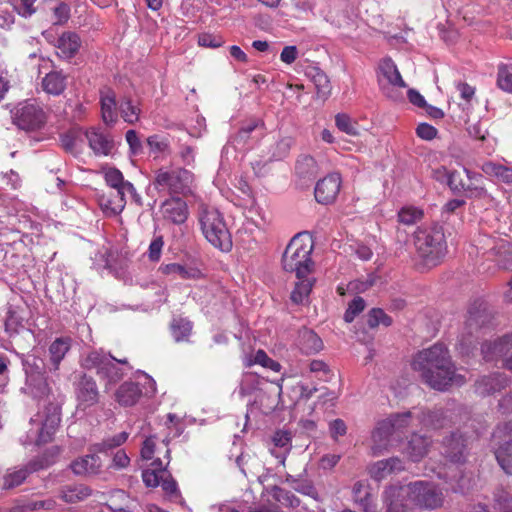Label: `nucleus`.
I'll return each instance as SVG.
<instances>
[{"instance_id": "obj_1", "label": "nucleus", "mask_w": 512, "mask_h": 512, "mask_svg": "<svg viewBox=\"0 0 512 512\" xmlns=\"http://www.w3.org/2000/svg\"><path fill=\"white\" fill-rule=\"evenodd\" d=\"M412 368L435 390L444 391L465 382L464 376L456 373L448 349L440 343L418 352L413 358Z\"/></svg>"}, {"instance_id": "obj_2", "label": "nucleus", "mask_w": 512, "mask_h": 512, "mask_svg": "<svg viewBox=\"0 0 512 512\" xmlns=\"http://www.w3.org/2000/svg\"><path fill=\"white\" fill-rule=\"evenodd\" d=\"M413 239L417 256L424 267L432 268L442 262L447 253V243L441 225H422L414 232Z\"/></svg>"}, {"instance_id": "obj_3", "label": "nucleus", "mask_w": 512, "mask_h": 512, "mask_svg": "<svg viewBox=\"0 0 512 512\" xmlns=\"http://www.w3.org/2000/svg\"><path fill=\"white\" fill-rule=\"evenodd\" d=\"M198 221L204 237L214 247L228 252L232 248L231 234L223 215L215 207L199 205Z\"/></svg>"}, {"instance_id": "obj_4", "label": "nucleus", "mask_w": 512, "mask_h": 512, "mask_svg": "<svg viewBox=\"0 0 512 512\" xmlns=\"http://www.w3.org/2000/svg\"><path fill=\"white\" fill-rule=\"evenodd\" d=\"M312 250L311 242H304L300 235L294 236L282 256L283 269L287 272H294L298 279L305 278L313 268Z\"/></svg>"}, {"instance_id": "obj_5", "label": "nucleus", "mask_w": 512, "mask_h": 512, "mask_svg": "<svg viewBox=\"0 0 512 512\" xmlns=\"http://www.w3.org/2000/svg\"><path fill=\"white\" fill-rule=\"evenodd\" d=\"M119 364L131 369L127 359L118 360L103 350L90 351L81 362L83 368L88 370L95 369L97 375L107 382L106 386L115 384L125 375L123 369L118 366Z\"/></svg>"}, {"instance_id": "obj_6", "label": "nucleus", "mask_w": 512, "mask_h": 512, "mask_svg": "<svg viewBox=\"0 0 512 512\" xmlns=\"http://www.w3.org/2000/svg\"><path fill=\"white\" fill-rule=\"evenodd\" d=\"M409 502L419 510H436L443 506L445 496L441 487L430 481H415L406 485Z\"/></svg>"}, {"instance_id": "obj_7", "label": "nucleus", "mask_w": 512, "mask_h": 512, "mask_svg": "<svg viewBox=\"0 0 512 512\" xmlns=\"http://www.w3.org/2000/svg\"><path fill=\"white\" fill-rule=\"evenodd\" d=\"M12 123L24 131H37L47 122L43 108L32 102H22L10 109Z\"/></svg>"}, {"instance_id": "obj_8", "label": "nucleus", "mask_w": 512, "mask_h": 512, "mask_svg": "<svg viewBox=\"0 0 512 512\" xmlns=\"http://www.w3.org/2000/svg\"><path fill=\"white\" fill-rule=\"evenodd\" d=\"M156 393L155 381L145 375L144 383L125 381L115 391V400L123 407L136 405L142 397H152Z\"/></svg>"}, {"instance_id": "obj_9", "label": "nucleus", "mask_w": 512, "mask_h": 512, "mask_svg": "<svg viewBox=\"0 0 512 512\" xmlns=\"http://www.w3.org/2000/svg\"><path fill=\"white\" fill-rule=\"evenodd\" d=\"M192 179V174L185 169H160L156 173L154 185L158 190L179 194L189 190Z\"/></svg>"}, {"instance_id": "obj_10", "label": "nucleus", "mask_w": 512, "mask_h": 512, "mask_svg": "<svg viewBox=\"0 0 512 512\" xmlns=\"http://www.w3.org/2000/svg\"><path fill=\"white\" fill-rule=\"evenodd\" d=\"M53 462L54 460H48L44 456L41 459L30 461L26 465L7 469L1 480L2 490L8 491L22 485L31 473L47 468Z\"/></svg>"}, {"instance_id": "obj_11", "label": "nucleus", "mask_w": 512, "mask_h": 512, "mask_svg": "<svg viewBox=\"0 0 512 512\" xmlns=\"http://www.w3.org/2000/svg\"><path fill=\"white\" fill-rule=\"evenodd\" d=\"M481 351L486 361L501 360L503 367L512 372V333L499 337L493 342L484 343Z\"/></svg>"}, {"instance_id": "obj_12", "label": "nucleus", "mask_w": 512, "mask_h": 512, "mask_svg": "<svg viewBox=\"0 0 512 512\" xmlns=\"http://www.w3.org/2000/svg\"><path fill=\"white\" fill-rule=\"evenodd\" d=\"M448 185L454 192L465 191L471 197H482L486 194L483 187L478 186L482 176L477 173H471L467 169L463 171H451L447 173Z\"/></svg>"}, {"instance_id": "obj_13", "label": "nucleus", "mask_w": 512, "mask_h": 512, "mask_svg": "<svg viewBox=\"0 0 512 512\" xmlns=\"http://www.w3.org/2000/svg\"><path fill=\"white\" fill-rule=\"evenodd\" d=\"M321 13L328 22L339 28L354 26L357 18L353 8L345 1L327 3Z\"/></svg>"}, {"instance_id": "obj_14", "label": "nucleus", "mask_w": 512, "mask_h": 512, "mask_svg": "<svg viewBox=\"0 0 512 512\" xmlns=\"http://www.w3.org/2000/svg\"><path fill=\"white\" fill-rule=\"evenodd\" d=\"M377 81L382 92L388 97H391L389 93L390 87H406V83L403 80L396 64L389 57H386L379 62L377 69Z\"/></svg>"}, {"instance_id": "obj_15", "label": "nucleus", "mask_w": 512, "mask_h": 512, "mask_svg": "<svg viewBox=\"0 0 512 512\" xmlns=\"http://www.w3.org/2000/svg\"><path fill=\"white\" fill-rule=\"evenodd\" d=\"M341 183L340 174L335 172L320 179L314 190L316 201L324 205L333 203L339 194Z\"/></svg>"}, {"instance_id": "obj_16", "label": "nucleus", "mask_w": 512, "mask_h": 512, "mask_svg": "<svg viewBox=\"0 0 512 512\" xmlns=\"http://www.w3.org/2000/svg\"><path fill=\"white\" fill-rule=\"evenodd\" d=\"M38 417L39 419H36L35 421L41 422V429L39 431L37 443H47L52 439V436L60 424V408L58 405L50 403L45 408L44 415H39Z\"/></svg>"}, {"instance_id": "obj_17", "label": "nucleus", "mask_w": 512, "mask_h": 512, "mask_svg": "<svg viewBox=\"0 0 512 512\" xmlns=\"http://www.w3.org/2000/svg\"><path fill=\"white\" fill-rule=\"evenodd\" d=\"M26 382L22 390L35 399L48 397L50 388L44 374L30 365H26Z\"/></svg>"}, {"instance_id": "obj_18", "label": "nucleus", "mask_w": 512, "mask_h": 512, "mask_svg": "<svg viewBox=\"0 0 512 512\" xmlns=\"http://www.w3.org/2000/svg\"><path fill=\"white\" fill-rule=\"evenodd\" d=\"M407 501L409 499L406 486H389L383 492L386 512H414V507H410Z\"/></svg>"}, {"instance_id": "obj_19", "label": "nucleus", "mask_w": 512, "mask_h": 512, "mask_svg": "<svg viewBox=\"0 0 512 512\" xmlns=\"http://www.w3.org/2000/svg\"><path fill=\"white\" fill-rule=\"evenodd\" d=\"M442 453L452 463H463L467 455L466 439L458 432L451 433L443 441Z\"/></svg>"}, {"instance_id": "obj_20", "label": "nucleus", "mask_w": 512, "mask_h": 512, "mask_svg": "<svg viewBox=\"0 0 512 512\" xmlns=\"http://www.w3.org/2000/svg\"><path fill=\"white\" fill-rule=\"evenodd\" d=\"M54 46L59 58L70 60L78 54L82 46V40L76 32L65 31L58 37Z\"/></svg>"}, {"instance_id": "obj_21", "label": "nucleus", "mask_w": 512, "mask_h": 512, "mask_svg": "<svg viewBox=\"0 0 512 512\" xmlns=\"http://www.w3.org/2000/svg\"><path fill=\"white\" fill-rule=\"evenodd\" d=\"M129 191L110 189L108 193L99 195L98 202L107 216L120 214L126 205V195Z\"/></svg>"}, {"instance_id": "obj_22", "label": "nucleus", "mask_w": 512, "mask_h": 512, "mask_svg": "<svg viewBox=\"0 0 512 512\" xmlns=\"http://www.w3.org/2000/svg\"><path fill=\"white\" fill-rule=\"evenodd\" d=\"M162 216L174 224H182L188 218V207L186 202L179 197H172L161 205Z\"/></svg>"}, {"instance_id": "obj_23", "label": "nucleus", "mask_w": 512, "mask_h": 512, "mask_svg": "<svg viewBox=\"0 0 512 512\" xmlns=\"http://www.w3.org/2000/svg\"><path fill=\"white\" fill-rule=\"evenodd\" d=\"M396 435L391 427L389 421L383 419L377 422L375 428L372 431L371 439H372V452L374 456H378L384 450H386L390 445L391 437Z\"/></svg>"}, {"instance_id": "obj_24", "label": "nucleus", "mask_w": 512, "mask_h": 512, "mask_svg": "<svg viewBox=\"0 0 512 512\" xmlns=\"http://www.w3.org/2000/svg\"><path fill=\"white\" fill-rule=\"evenodd\" d=\"M76 395L80 405L84 408L98 403L99 391L95 380L92 377L83 375L77 384Z\"/></svg>"}, {"instance_id": "obj_25", "label": "nucleus", "mask_w": 512, "mask_h": 512, "mask_svg": "<svg viewBox=\"0 0 512 512\" xmlns=\"http://www.w3.org/2000/svg\"><path fill=\"white\" fill-rule=\"evenodd\" d=\"M508 382L509 379L504 373L495 372L478 379L475 383V391L481 396H487L501 391Z\"/></svg>"}, {"instance_id": "obj_26", "label": "nucleus", "mask_w": 512, "mask_h": 512, "mask_svg": "<svg viewBox=\"0 0 512 512\" xmlns=\"http://www.w3.org/2000/svg\"><path fill=\"white\" fill-rule=\"evenodd\" d=\"M159 272L163 275L172 276L173 279L198 280L203 277L199 268L188 264L170 263L159 267Z\"/></svg>"}, {"instance_id": "obj_27", "label": "nucleus", "mask_w": 512, "mask_h": 512, "mask_svg": "<svg viewBox=\"0 0 512 512\" xmlns=\"http://www.w3.org/2000/svg\"><path fill=\"white\" fill-rule=\"evenodd\" d=\"M431 446L432 440L430 438L414 433L403 449V453L411 461L419 462L429 453Z\"/></svg>"}, {"instance_id": "obj_28", "label": "nucleus", "mask_w": 512, "mask_h": 512, "mask_svg": "<svg viewBox=\"0 0 512 512\" xmlns=\"http://www.w3.org/2000/svg\"><path fill=\"white\" fill-rule=\"evenodd\" d=\"M402 470H404L403 461L398 457H391L373 463L369 467V474L373 479L380 481L390 474L400 472Z\"/></svg>"}, {"instance_id": "obj_29", "label": "nucleus", "mask_w": 512, "mask_h": 512, "mask_svg": "<svg viewBox=\"0 0 512 512\" xmlns=\"http://www.w3.org/2000/svg\"><path fill=\"white\" fill-rule=\"evenodd\" d=\"M100 104L102 119L106 125L112 126L118 120L117 109L118 102L116 95L110 88H104L100 91Z\"/></svg>"}, {"instance_id": "obj_30", "label": "nucleus", "mask_w": 512, "mask_h": 512, "mask_svg": "<svg viewBox=\"0 0 512 512\" xmlns=\"http://www.w3.org/2000/svg\"><path fill=\"white\" fill-rule=\"evenodd\" d=\"M162 444L166 448L165 457L167 458V462L164 465L160 458H155L151 463L152 469L143 471L142 479L147 487L159 486L161 478L166 475V467L170 462V450L167 448V443L163 441Z\"/></svg>"}, {"instance_id": "obj_31", "label": "nucleus", "mask_w": 512, "mask_h": 512, "mask_svg": "<svg viewBox=\"0 0 512 512\" xmlns=\"http://www.w3.org/2000/svg\"><path fill=\"white\" fill-rule=\"evenodd\" d=\"M101 467V459L95 453L80 457L71 463L73 473L79 476L96 475L100 473Z\"/></svg>"}, {"instance_id": "obj_32", "label": "nucleus", "mask_w": 512, "mask_h": 512, "mask_svg": "<svg viewBox=\"0 0 512 512\" xmlns=\"http://www.w3.org/2000/svg\"><path fill=\"white\" fill-rule=\"evenodd\" d=\"M89 143V147L96 155H108L113 149V141L103 132L97 129L87 130L83 133Z\"/></svg>"}, {"instance_id": "obj_33", "label": "nucleus", "mask_w": 512, "mask_h": 512, "mask_svg": "<svg viewBox=\"0 0 512 512\" xmlns=\"http://www.w3.org/2000/svg\"><path fill=\"white\" fill-rule=\"evenodd\" d=\"M318 167L313 157L309 155L300 156L295 165V176L300 182L301 186H305L312 182L316 177Z\"/></svg>"}, {"instance_id": "obj_34", "label": "nucleus", "mask_w": 512, "mask_h": 512, "mask_svg": "<svg viewBox=\"0 0 512 512\" xmlns=\"http://www.w3.org/2000/svg\"><path fill=\"white\" fill-rule=\"evenodd\" d=\"M104 178L110 189L129 191L133 200L140 203V196L129 181H125L123 174L116 168H109L104 171Z\"/></svg>"}, {"instance_id": "obj_35", "label": "nucleus", "mask_w": 512, "mask_h": 512, "mask_svg": "<svg viewBox=\"0 0 512 512\" xmlns=\"http://www.w3.org/2000/svg\"><path fill=\"white\" fill-rule=\"evenodd\" d=\"M450 419L442 409L419 411V423L428 429L438 430L450 424Z\"/></svg>"}, {"instance_id": "obj_36", "label": "nucleus", "mask_w": 512, "mask_h": 512, "mask_svg": "<svg viewBox=\"0 0 512 512\" xmlns=\"http://www.w3.org/2000/svg\"><path fill=\"white\" fill-rule=\"evenodd\" d=\"M66 80V75L61 71H51L43 77L41 86L46 93L58 96L66 89Z\"/></svg>"}, {"instance_id": "obj_37", "label": "nucleus", "mask_w": 512, "mask_h": 512, "mask_svg": "<svg viewBox=\"0 0 512 512\" xmlns=\"http://www.w3.org/2000/svg\"><path fill=\"white\" fill-rule=\"evenodd\" d=\"M118 111L124 122L135 124L140 119V103L130 97H122L118 102Z\"/></svg>"}, {"instance_id": "obj_38", "label": "nucleus", "mask_w": 512, "mask_h": 512, "mask_svg": "<svg viewBox=\"0 0 512 512\" xmlns=\"http://www.w3.org/2000/svg\"><path fill=\"white\" fill-rule=\"evenodd\" d=\"M353 497L355 502L365 512H376V505L373 502L372 495L369 491V486L366 483L358 481L354 484Z\"/></svg>"}, {"instance_id": "obj_39", "label": "nucleus", "mask_w": 512, "mask_h": 512, "mask_svg": "<svg viewBox=\"0 0 512 512\" xmlns=\"http://www.w3.org/2000/svg\"><path fill=\"white\" fill-rule=\"evenodd\" d=\"M92 490L84 484H73L64 486L60 492V498L67 503H77L88 498Z\"/></svg>"}, {"instance_id": "obj_40", "label": "nucleus", "mask_w": 512, "mask_h": 512, "mask_svg": "<svg viewBox=\"0 0 512 512\" xmlns=\"http://www.w3.org/2000/svg\"><path fill=\"white\" fill-rule=\"evenodd\" d=\"M385 419L386 421L390 422L394 433L398 434L402 433L406 428H408L413 420H417L419 422V411H405L402 413H395L391 414Z\"/></svg>"}, {"instance_id": "obj_41", "label": "nucleus", "mask_w": 512, "mask_h": 512, "mask_svg": "<svg viewBox=\"0 0 512 512\" xmlns=\"http://www.w3.org/2000/svg\"><path fill=\"white\" fill-rule=\"evenodd\" d=\"M71 347L70 337L56 338L49 347V354L54 369H58L60 362L64 359L66 353Z\"/></svg>"}, {"instance_id": "obj_42", "label": "nucleus", "mask_w": 512, "mask_h": 512, "mask_svg": "<svg viewBox=\"0 0 512 512\" xmlns=\"http://www.w3.org/2000/svg\"><path fill=\"white\" fill-rule=\"evenodd\" d=\"M482 170L488 176L495 177L498 181L506 184L512 183V166L495 162H486L483 164Z\"/></svg>"}, {"instance_id": "obj_43", "label": "nucleus", "mask_w": 512, "mask_h": 512, "mask_svg": "<svg viewBox=\"0 0 512 512\" xmlns=\"http://www.w3.org/2000/svg\"><path fill=\"white\" fill-rule=\"evenodd\" d=\"M309 76L313 81L319 98L327 99L331 93V84L328 76L319 68H312Z\"/></svg>"}, {"instance_id": "obj_44", "label": "nucleus", "mask_w": 512, "mask_h": 512, "mask_svg": "<svg viewBox=\"0 0 512 512\" xmlns=\"http://www.w3.org/2000/svg\"><path fill=\"white\" fill-rule=\"evenodd\" d=\"M299 344L305 354H315L323 348L322 340L312 330H304L301 332Z\"/></svg>"}, {"instance_id": "obj_45", "label": "nucleus", "mask_w": 512, "mask_h": 512, "mask_svg": "<svg viewBox=\"0 0 512 512\" xmlns=\"http://www.w3.org/2000/svg\"><path fill=\"white\" fill-rule=\"evenodd\" d=\"M494 454L502 470L506 474L512 475V439L500 444Z\"/></svg>"}, {"instance_id": "obj_46", "label": "nucleus", "mask_w": 512, "mask_h": 512, "mask_svg": "<svg viewBox=\"0 0 512 512\" xmlns=\"http://www.w3.org/2000/svg\"><path fill=\"white\" fill-rule=\"evenodd\" d=\"M497 85L501 90L512 93V59L499 64Z\"/></svg>"}, {"instance_id": "obj_47", "label": "nucleus", "mask_w": 512, "mask_h": 512, "mask_svg": "<svg viewBox=\"0 0 512 512\" xmlns=\"http://www.w3.org/2000/svg\"><path fill=\"white\" fill-rule=\"evenodd\" d=\"M129 434L125 431L114 435L112 437H108L104 439L102 442L95 444L94 452H107L108 450L114 449L116 447L121 446L128 439Z\"/></svg>"}, {"instance_id": "obj_48", "label": "nucleus", "mask_w": 512, "mask_h": 512, "mask_svg": "<svg viewBox=\"0 0 512 512\" xmlns=\"http://www.w3.org/2000/svg\"><path fill=\"white\" fill-rule=\"evenodd\" d=\"M171 330L175 341H184L189 337L192 331V324L190 321L183 318L174 319L171 324Z\"/></svg>"}, {"instance_id": "obj_49", "label": "nucleus", "mask_w": 512, "mask_h": 512, "mask_svg": "<svg viewBox=\"0 0 512 512\" xmlns=\"http://www.w3.org/2000/svg\"><path fill=\"white\" fill-rule=\"evenodd\" d=\"M493 507L495 512H512V495L504 489L496 490Z\"/></svg>"}, {"instance_id": "obj_50", "label": "nucleus", "mask_w": 512, "mask_h": 512, "mask_svg": "<svg viewBox=\"0 0 512 512\" xmlns=\"http://www.w3.org/2000/svg\"><path fill=\"white\" fill-rule=\"evenodd\" d=\"M312 290V282L308 279L299 281L291 293V300L296 304H302Z\"/></svg>"}, {"instance_id": "obj_51", "label": "nucleus", "mask_w": 512, "mask_h": 512, "mask_svg": "<svg viewBox=\"0 0 512 512\" xmlns=\"http://www.w3.org/2000/svg\"><path fill=\"white\" fill-rule=\"evenodd\" d=\"M335 124L337 128L351 136L358 135V126L349 115L340 113L335 116Z\"/></svg>"}, {"instance_id": "obj_52", "label": "nucleus", "mask_w": 512, "mask_h": 512, "mask_svg": "<svg viewBox=\"0 0 512 512\" xmlns=\"http://www.w3.org/2000/svg\"><path fill=\"white\" fill-rule=\"evenodd\" d=\"M21 511L53 510L56 501L52 498L45 500H30L18 506Z\"/></svg>"}, {"instance_id": "obj_53", "label": "nucleus", "mask_w": 512, "mask_h": 512, "mask_svg": "<svg viewBox=\"0 0 512 512\" xmlns=\"http://www.w3.org/2000/svg\"><path fill=\"white\" fill-rule=\"evenodd\" d=\"M423 212L415 207H404L398 213L399 221L405 225H412L421 220Z\"/></svg>"}, {"instance_id": "obj_54", "label": "nucleus", "mask_w": 512, "mask_h": 512, "mask_svg": "<svg viewBox=\"0 0 512 512\" xmlns=\"http://www.w3.org/2000/svg\"><path fill=\"white\" fill-rule=\"evenodd\" d=\"M392 323V319L385 314L382 309L374 308L369 312L367 324L369 327L374 328L379 324L389 326Z\"/></svg>"}, {"instance_id": "obj_55", "label": "nucleus", "mask_w": 512, "mask_h": 512, "mask_svg": "<svg viewBox=\"0 0 512 512\" xmlns=\"http://www.w3.org/2000/svg\"><path fill=\"white\" fill-rule=\"evenodd\" d=\"M273 497L280 503L290 507H297L300 500L291 492L279 487L273 488Z\"/></svg>"}, {"instance_id": "obj_56", "label": "nucleus", "mask_w": 512, "mask_h": 512, "mask_svg": "<svg viewBox=\"0 0 512 512\" xmlns=\"http://www.w3.org/2000/svg\"><path fill=\"white\" fill-rule=\"evenodd\" d=\"M365 308V301L361 297H356L349 304L345 314L344 320L348 323L352 322L356 315L362 312Z\"/></svg>"}, {"instance_id": "obj_57", "label": "nucleus", "mask_w": 512, "mask_h": 512, "mask_svg": "<svg viewBox=\"0 0 512 512\" xmlns=\"http://www.w3.org/2000/svg\"><path fill=\"white\" fill-rule=\"evenodd\" d=\"M84 132L82 131H70L69 133H66L61 136V142L63 147L66 150L72 151L77 148L78 141L82 140V137Z\"/></svg>"}, {"instance_id": "obj_58", "label": "nucleus", "mask_w": 512, "mask_h": 512, "mask_svg": "<svg viewBox=\"0 0 512 512\" xmlns=\"http://www.w3.org/2000/svg\"><path fill=\"white\" fill-rule=\"evenodd\" d=\"M157 450V438L155 436L146 438L140 451L142 459L155 460L154 454Z\"/></svg>"}, {"instance_id": "obj_59", "label": "nucleus", "mask_w": 512, "mask_h": 512, "mask_svg": "<svg viewBox=\"0 0 512 512\" xmlns=\"http://www.w3.org/2000/svg\"><path fill=\"white\" fill-rule=\"evenodd\" d=\"M254 363L259 364L265 368H269L275 372L280 371L281 368V365L278 362L271 359L263 350H258L256 352Z\"/></svg>"}, {"instance_id": "obj_60", "label": "nucleus", "mask_w": 512, "mask_h": 512, "mask_svg": "<svg viewBox=\"0 0 512 512\" xmlns=\"http://www.w3.org/2000/svg\"><path fill=\"white\" fill-rule=\"evenodd\" d=\"M147 144L150 150L154 153H164L169 147L168 140L158 135L149 136L147 138Z\"/></svg>"}, {"instance_id": "obj_61", "label": "nucleus", "mask_w": 512, "mask_h": 512, "mask_svg": "<svg viewBox=\"0 0 512 512\" xmlns=\"http://www.w3.org/2000/svg\"><path fill=\"white\" fill-rule=\"evenodd\" d=\"M164 246V241H163V237L162 236H157L155 237L150 245H149V249H148V258L153 261V262H157L160 260V257H161V253H162V248Z\"/></svg>"}, {"instance_id": "obj_62", "label": "nucleus", "mask_w": 512, "mask_h": 512, "mask_svg": "<svg viewBox=\"0 0 512 512\" xmlns=\"http://www.w3.org/2000/svg\"><path fill=\"white\" fill-rule=\"evenodd\" d=\"M54 24L62 25L66 23L70 17V8L65 3H60L53 9Z\"/></svg>"}, {"instance_id": "obj_63", "label": "nucleus", "mask_w": 512, "mask_h": 512, "mask_svg": "<svg viewBox=\"0 0 512 512\" xmlns=\"http://www.w3.org/2000/svg\"><path fill=\"white\" fill-rule=\"evenodd\" d=\"M160 485L167 495L177 496L179 494L176 481L167 471L166 475L161 478Z\"/></svg>"}, {"instance_id": "obj_64", "label": "nucleus", "mask_w": 512, "mask_h": 512, "mask_svg": "<svg viewBox=\"0 0 512 512\" xmlns=\"http://www.w3.org/2000/svg\"><path fill=\"white\" fill-rule=\"evenodd\" d=\"M416 134L423 140H432L437 135V129L430 124L421 123L416 128Z\"/></svg>"}]
</instances>
